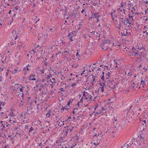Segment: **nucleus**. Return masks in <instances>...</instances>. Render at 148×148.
I'll use <instances>...</instances> for the list:
<instances>
[{
    "instance_id": "obj_62",
    "label": "nucleus",
    "mask_w": 148,
    "mask_h": 148,
    "mask_svg": "<svg viewBox=\"0 0 148 148\" xmlns=\"http://www.w3.org/2000/svg\"><path fill=\"white\" fill-rule=\"evenodd\" d=\"M132 21H131L129 20V23H128L129 24H131V22Z\"/></svg>"
},
{
    "instance_id": "obj_2",
    "label": "nucleus",
    "mask_w": 148,
    "mask_h": 148,
    "mask_svg": "<svg viewBox=\"0 0 148 148\" xmlns=\"http://www.w3.org/2000/svg\"><path fill=\"white\" fill-rule=\"evenodd\" d=\"M128 54L130 56H134V55H137L138 54L137 51V52H135V51H129L128 52Z\"/></svg>"
},
{
    "instance_id": "obj_30",
    "label": "nucleus",
    "mask_w": 148,
    "mask_h": 148,
    "mask_svg": "<svg viewBox=\"0 0 148 148\" xmlns=\"http://www.w3.org/2000/svg\"><path fill=\"white\" fill-rule=\"evenodd\" d=\"M132 51H135L136 50V48L134 46L132 48Z\"/></svg>"
},
{
    "instance_id": "obj_9",
    "label": "nucleus",
    "mask_w": 148,
    "mask_h": 148,
    "mask_svg": "<svg viewBox=\"0 0 148 148\" xmlns=\"http://www.w3.org/2000/svg\"><path fill=\"white\" fill-rule=\"evenodd\" d=\"M42 35L43 36L42 37V38L44 37V38L45 39H46L47 38V36H48V35H47V33H46V32H43L42 33Z\"/></svg>"
},
{
    "instance_id": "obj_13",
    "label": "nucleus",
    "mask_w": 148,
    "mask_h": 148,
    "mask_svg": "<svg viewBox=\"0 0 148 148\" xmlns=\"http://www.w3.org/2000/svg\"><path fill=\"white\" fill-rule=\"evenodd\" d=\"M69 38L71 41H74L75 39V35L71 36Z\"/></svg>"
},
{
    "instance_id": "obj_15",
    "label": "nucleus",
    "mask_w": 148,
    "mask_h": 148,
    "mask_svg": "<svg viewBox=\"0 0 148 148\" xmlns=\"http://www.w3.org/2000/svg\"><path fill=\"white\" fill-rule=\"evenodd\" d=\"M132 140L130 142V143H129V144H127V143L125 144V145H127V148H128V147H130V146L132 145V144L133 143V142H132Z\"/></svg>"
},
{
    "instance_id": "obj_53",
    "label": "nucleus",
    "mask_w": 148,
    "mask_h": 148,
    "mask_svg": "<svg viewBox=\"0 0 148 148\" xmlns=\"http://www.w3.org/2000/svg\"><path fill=\"white\" fill-rule=\"evenodd\" d=\"M10 43H11L12 45H14L15 44V43H14V42H12L11 43L10 42Z\"/></svg>"
},
{
    "instance_id": "obj_17",
    "label": "nucleus",
    "mask_w": 148,
    "mask_h": 148,
    "mask_svg": "<svg viewBox=\"0 0 148 148\" xmlns=\"http://www.w3.org/2000/svg\"><path fill=\"white\" fill-rule=\"evenodd\" d=\"M49 30H50V31L51 30H53V33H56V31H55V28L54 27H53V28H50L49 29ZM50 32V31H49Z\"/></svg>"
},
{
    "instance_id": "obj_20",
    "label": "nucleus",
    "mask_w": 148,
    "mask_h": 148,
    "mask_svg": "<svg viewBox=\"0 0 148 148\" xmlns=\"http://www.w3.org/2000/svg\"><path fill=\"white\" fill-rule=\"evenodd\" d=\"M33 130H34L33 128L32 127H31L30 128V129L29 130V133H30V132H32V131H33Z\"/></svg>"
},
{
    "instance_id": "obj_49",
    "label": "nucleus",
    "mask_w": 148,
    "mask_h": 148,
    "mask_svg": "<svg viewBox=\"0 0 148 148\" xmlns=\"http://www.w3.org/2000/svg\"><path fill=\"white\" fill-rule=\"evenodd\" d=\"M23 88V87H22V88H20L19 89L20 91L22 92V93L23 92V89H22Z\"/></svg>"
},
{
    "instance_id": "obj_24",
    "label": "nucleus",
    "mask_w": 148,
    "mask_h": 148,
    "mask_svg": "<svg viewBox=\"0 0 148 148\" xmlns=\"http://www.w3.org/2000/svg\"><path fill=\"white\" fill-rule=\"evenodd\" d=\"M92 75V78L93 79L92 82H94L95 81H95V76H94L93 75Z\"/></svg>"
},
{
    "instance_id": "obj_16",
    "label": "nucleus",
    "mask_w": 148,
    "mask_h": 148,
    "mask_svg": "<svg viewBox=\"0 0 148 148\" xmlns=\"http://www.w3.org/2000/svg\"><path fill=\"white\" fill-rule=\"evenodd\" d=\"M67 50H66V51H65V50H64V53H66V52H67V54L68 55H69V56H70V53H69V49H67Z\"/></svg>"
},
{
    "instance_id": "obj_3",
    "label": "nucleus",
    "mask_w": 148,
    "mask_h": 148,
    "mask_svg": "<svg viewBox=\"0 0 148 148\" xmlns=\"http://www.w3.org/2000/svg\"><path fill=\"white\" fill-rule=\"evenodd\" d=\"M73 127H72V128L70 129V127L68 126H66V134H67L68 133H70V132L72 131H73Z\"/></svg>"
},
{
    "instance_id": "obj_34",
    "label": "nucleus",
    "mask_w": 148,
    "mask_h": 148,
    "mask_svg": "<svg viewBox=\"0 0 148 148\" xmlns=\"http://www.w3.org/2000/svg\"><path fill=\"white\" fill-rule=\"evenodd\" d=\"M9 72V71L8 70V69L7 70V72L6 73V77H7L8 76V74Z\"/></svg>"
},
{
    "instance_id": "obj_42",
    "label": "nucleus",
    "mask_w": 148,
    "mask_h": 148,
    "mask_svg": "<svg viewBox=\"0 0 148 148\" xmlns=\"http://www.w3.org/2000/svg\"><path fill=\"white\" fill-rule=\"evenodd\" d=\"M60 90L61 91H64V92L65 90H64L63 88H61L60 89Z\"/></svg>"
},
{
    "instance_id": "obj_39",
    "label": "nucleus",
    "mask_w": 148,
    "mask_h": 148,
    "mask_svg": "<svg viewBox=\"0 0 148 148\" xmlns=\"http://www.w3.org/2000/svg\"><path fill=\"white\" fill-rule=\"evenodd\" d=\"M141 84H143L142 85H143L144 84H145V81L144 80H141Z\"/></svg>"
},
{
    "instance_id": "obj_23",
    "label": "nucleus",
    "mask_w": 148,
    "mask_h": 148,
    "mask_svg": "<svg viewBox=\"0 0 148 148\" xmlns=\"http://www.w3.org/2000/svg\"><path fill=\"white\" fill-rule=\"evenodd\" d=\"M0 104H1L3 106H5V102H0Z\"/></svg>"
},
{
    "instance_id": "obj_38",
    "label": "nucleus",
    "mask_w": 148,
    "mask_h": 148,
    "mask_svg": "<svg viewBox=\"0 0 148 148\" xmlns=\"http://www.w3.org/2000/svg\"><path fill=\"white\" fill-rule=\"evenodd\" d=\"M71 100L69 101V102H68V104H67V106H69L70 105V103H72V101L71 102Z\"/></svg>"
},
{
    "instance_id": "obj_54",
    "label": "nucleus",
    "mask_w": 148,
    "mask_h": 148,
    "mask_svg": "<svg viewBox=\"0 0 148 148\" xmlns=\"http://www.w3.org/2000/svg\"><path fill=\"white\" fill-rule=\"evenodd\" d=\"M32 4V3H31V4ZM32 6H33V7H34L36 5L34 3H32Z\"/></svg>"
},
{
    "instance_id": "obj_22",
    "label": "nucleus",
    "mask_w": 148,
    "mask_h": 148,
    "mask_svg": "<svg viewBox=\"0 0 148 148\" xmlns=\"http://www.w3.org/2000/svg\"><path fill=\"white\" fill-rule=\"evenodd\" d=\"M91 33H93L94 35H95L96 36H97V34H98L97 33V32H93V31L92 32H91Z\"/></svg>"
},
{
    "instance_id": "obj_57",
    "label": "nucleus",
    "mask_w": 148,
    "mask_h": 148,
    "mask_svg": "<svg viewBox=\"0 0 148 148\" xmlns=\"http://www.w3.org/2000/svg\"><path fill=\"white\" fill-rule=\"evenodd\" d=\"M13 21H12V20H10L9 21L10 22V25H11V23H12V22Z\"/></svg>"
},
{
    "instance_id": "obj_61",
    "label": "nucleus",
    "mask_w": 148,
    "mask_h": 148,
    "mask_svg": "<svg viewBox=\"0 0 148 148\" xmlns=\"http://www.w3.org/2000/svg\"><path fill=\"white\" fill-rule=\"evenodd\" d=\"M147 12V10H145V14H146Z\"/></svg>"
},
{
    "instance_id": "obj_48",
    "label": "nucleus",
    "mask_w": 148,
    "mask_h": 148,
    "mask_svg": "<svg viewBox=\"0 0 148 148\" xmlns=\"http://www.w3.org/2000/svg\"><path fill=\"white\" fill-rule=\"evenodd\" d=\"M132 73L131 72H130L128 73V75H130V76H132Z\"/></svg>"
},
{
    "instance_id": "obj_8",
    "label": "nucleus",
    "mask_w": 148,
    "mask_h": 148,
    "mask_svg": "<svg viewBox=\"0 0 148 148\" xmlns=\"http://www.w3.org/2000/svg\"><path fill=\"white\" fill-rule=\"evenodd\" d=\"M127 34V29H126L125 28L124 29L123 33L122 32L121 33V35L122 36H126V35Z\"/></svg>"
},
{
    "instance_id": "obj_11",
    "label": "nucleus",
    "mask_w": 148,
    "mask_h": 148,
    "mask_svg": "<svg viewBox=\"0 0 148 148\" xmlns=\"http://www.w3.org/2000/svg\"><path fill=\"white\" fill-rule=\"evenodd\" d=\"M75 31H73L72 32H71L70 33H69L68 35V37H70V36L72 35H76V34H75Z\"/></svg>"
},
{
    "instance_id": "obj_47",
    "label": "nucleus",
    "mask_w": 148,
    "mask_h": 148,
    "mask_svg": "<svg viewBox=\"0 0 148 148\" xmlns=\"http://www.w3.org/2000/svg\"><path fill=\"white\" fill-rule=\"evenodd\" d=\"M25 46V45L22 43L21 46V47L23 48Z\"/></svg>"
},
{
    "instance_id": "obj_58",
    "label": "nucleus",
    "mask_w": 148,
    "mask_h": 148,
    "mask_svg": "<svg viewBox=\"0 0 148 148\" xmlns=\"http://www.w3.org/2000/svg\"><path fill=\"white\" fill-rule=\"evenodd\" d=\"M144 3H145L146 4H147L148 3V1H144Z\"/></svg>"
},
{
    "instance_id": "obj_60",
    "label": "nucleus",
    "mask_w": 148,
    "mask_h": 148,
    "mask_svg": "<svg viewBox=\"0 0 148 148\" xmlns=\"http://www.w3.org/2000/svg\"><path fill=\"white\" fill-rule=\"evenodd\" d=\"M6 127H8L9 126H10V125L9 124H6Z\"/></svg>"
},
{
    "instance_id": "obj_28",
    "label": "nucleus",
    "mask_w": 148,
    "mask_h": 148,
    "mask_svg": "<svg viewBox=\"0 0 148 148\" xmlns=\"http://www.w3.org/2000/svg\"><path fill=\"white\" fill-rule=\"evenodd\" d=\"M76 109L77 110H78V109H77V108H74V110L73 111V114H75V113L76 112V111H75V110Z\"/></svg>"
},
{
    "instance_id": "obj_32",
    "label": "nucleus",
    "mask_w": 148,
    "mask_h": 148,
    "mask_svg": "<svg viewBox=\"0 0 148 148\" xmlns=\"http://www.w3.org/2000/svg\"><path fill=\"white\" fill-rule=\"evenodd\" d=\"M32 51L33 52V53H31V56H30V58H31L32 57V56H33V54L35 53V51H34V49H33L32 50Z\"/></svg>"
},
{
    "instance_id": "obj_35",
    "label": "nucleus",
    "mask_w": 148,
    "mask_h": 148,
    "mask_svg": "<svg viewBox=\"0 0 148 148\" xmlns=\"http://www.w3.org/2000/svg\"><path fill=\"white\" fill-rule=\"evenodd\" d=\"M83 99V97H82V99H81L80 101H79V103H81L82 104H83V101H82Z\"/></svg>"
},
{
    "instance_id": "obj_25",
    "label": "nucleus",
    "mask_w": 148,
    "mask_h": 148,
    "mask_svg": "<svg viewBox=\"0 0 148 148\" xmlns=\"http://www.w3.org/2000/svg\"><path fill=\"white\" fill-rule=\"evenodd\" d=\"M9 115L11 116H15V115L14 114V113L12 112H11V113H10Z\"/></svg>"
},
{
    "instance_id": "obj_40",
    "label": "nucleus",
    "mask_w": 148,
    "mask_h": 148,
    "mask_svg": "<svg viewBox=\"0 0 148 148\" xmlns=\"http://www.w3.org/2000/svg\"><path fill=\"white\" fill-rule=\"evenodd\" d=\"M2 10V8L1 7H0V14L1 13Z\"/></svg>"
},
{
    "instance_id": "obj_5",
    "label": "nucleus",
    "mask_w": 148,
    "mask_h": 148,
    "mask_svg": "<svg viewBox=\"0 0 148 148\" xmlns=\"http://www.w3.org/2000/svg\"><path fill=\"white\" fill-rule=\"evenodd\" d=\"M34 73L33 74H32L29 77V79L35 81L36 80V79L35 78L36 76L35 75H34Z\"/></svg>"
},
{
    "instance_id": "obj_45",
    "label": "nucleus",
    "mask_w": 148,
    "mask_h": 148,
    "mask_svg": "<svg viewBox=\"0 0 148 148\" xmlns=\"http://www.w3.org/2000/svg\"><path fill=\"white\" fill-rule=\"evenodd\" d=\"M85 10H86V9L85 8H84V9H83L81 11V12L82 13H83L84 12H85Z\"/></svg>"
},
{
    "instance_id": "obj_55",
    "label": "nucleus",
    "mask_w": 148,
    "mask_h": 148,
    "mask_svg": "<svg viewBox=\"0 0 148 148\" xmlns=\"http://www.w3.org/2000/svg\"><path fill=\"white\" fill-rule=\"evenodd\" d=\"M99 39H100V38H99V36H97V39L98 40H99Z\"/></svg>"
},
{
    "instance_id": "obj_33",
    "label": "nucleus",
    "mask_w": 148,
    "mask_h": 148,
    "mask_svg": "<svg viewBox=\"0 0 148 148\" xmlns=\"http://www.w3.org/2000/svg\"><path fill=\"white\" fill-rule=\"evenodd\" d=\"M46 83H45V84H44L43 85H41V87L44 88L45 87V86H46Z\"/></svg>"
},
{
    "instance_id": "obj_10",
    "label": "nucleus",
    "mask_w": 148,
    "mask_h": 148,
    "mask_svg": "<svg viewBox=\"0 0 148 148\" xmlns=\"http://www.w3.org/2000/svg\"><path fill=\"white\" fill-rule=\"evenodd\" d=\"M112 83V82H110V84H109V87L110 88H115V86L114 84H113Z\"/></svg>"
},
{
    "instance_id": "obj_12",
    "label": "nucleus",
    "mask_w": 148,
    "mask_h": 148,
    "mask_svg": "<svg viewBox=\"0 0 148 148\" xmlns=\"http://www.w3.org/2000/svg\"><path fill=\"white\" fill-rule=\"evenodd\" d=\"M79 15V13L78 12H75L74 13L73 16L75 17V18H77L78 17Z\"/></svg>"
},
{
    "instance_id": "obj_52",
    "label": "nucleus",
    "mask_w": 148,
    "mask_h": 148,
    "mask_svg": "<svg viewBox=\"0 0 148 148\" xmlns=\"http://www.w3.org/2000/svg\"><path fill=\"white\" fill-rule=\"evenodd\" d=\"M102 110H105L106 109V108H105L104 107H102Z\"/></svg>"
},
{
    "instance_id": "obj_26",
    "label": "nucleus",
    "mask_w": 148,
    "mask_h": 148,
    "mask_svg": "<svg viewBox=\"0 0 148 148\" xmlns=\"http://www.w3.org/2000/svg\"><path fill=\"white\" fill-rule=\"evenodd\" d=\"M16 15V14H14V15H13V16L12 17V21H14L15 16Z\"/></svg>"
},
{
    "instance_id": "obj_6",
    "label": "nucleus",
    "mask_w": 148,
    "mask_h": 148,
    "mask_svg": "<svg viewBox=\"0 0 148 148\" xmlns=\"http://www.w3.org/2000/svg\"><path fill=\"white\" fill-rule=\"evenodd\" d=\"M126 16H125V19L124 21H121L125 25H127L128 23H129V20L128 19V18H126Z\"/></svg>"
},
{
    "instance_id": "obj_51",
    "label": "nucleus",
    "mask_w": 148,
    "mask_h": 148,
    "mask_svg": "<svg viewBox=\"0 0 148 148\" xmlns=\"http://www.w3.org/2000/svg\"><path fill=\"white\" fill-rule=\"evenodd\" d=\"M112 13L113 12H112V13H111V17L112 18V19L114 20V17H113L112 15Z\"/></svg>"
},
{
    "instance_id": "obj_36",
    "label": "nucleus",
    "mask_w": 148,
    "mask_h": 148,
    "mask_svg": "<svg viewBox=\"0 0 148 148\" xmlns=\"http://www.w3.org/2000/svg\"><path fill=\"white\" fill-rule=\"evenodd\" d=\"M42 145H43L42 144V143H40V144L38 146V147L39 146H40L41 147L40 148H42Z\"/></svg>"
},
{
    "instance_id": "obj_64",
    "label": "nucleus",
    "mask_w": 148,
    "mask_h": 148,
    "mask_svg": "<svg viewBox=\"0 0 148 148\" xmlns=\"http://www.w3.org/2000/svg\"><path fill=\"white\" fill-rule=\"evenodd\" d=\"M106 79L107 80V81H109V80H110V79H109V78L108 77H107L106 78Z\"/></svg>"
},
{
    "instance_id": "obj_46",
    "label": "nucleus",
    "mask_w": 148,
    "mask_h": 148,
    "mask_svg": "<svg viewBox=\"0 0 148 148\" xmlns=\"http://www.w3.org/2000/svg\"><path fill=\"white\" fill-rule=\"evenodd\" d=\"M76 85V83H73L72 84V85H71V86L73 87V86H75Z\"/></svg>"
},
{
    "instance_id": "obj_14",
    "label": "nucleus",
    "mask_w": 148,
    "mask_h": 148,
    "mask_svg": "<svg viewBox=\"0 0 148 148\" xmlns=\"http://www.w3.org/2000/svg\"><path fill=\"white\" fill-rule=\"evenodd\" d=\"M7 124L8 123L7 122H4V124H1V127H2V128L3 129L5 130V128L6 127H5V125H6V124Z\"/></svg>"
},
{
    "instance_id": "obj_63",
    "label": "nucleus",
    "mask_w": 148,
    "mask_h": 148,
    "mask_svg": "<svg viewBox=\"0 0 148 148\" xmlns=\"http://www.w3.org/2000/svg\"><path fill=\"white\" fill-rule=\"evenodd\" d=\"M105 86V87L106 86V85L104 83H103V87L104 86Z\"/></svg>"
},
{
    "instance_id": "obj_18",
    "label": "nucleus",
    "mask_w": 148,
    "mask_h": 148,
    "mask_svg": "<svg viewBox=\"0 0 148 148\" xmlns=\"http://www.w3.org/2000/svg\"><path fill=\"white\" fill-rule=\"evenodd\" d=\"M144 138V135L143 134L140 135V140H143Z\"/></svg>"
},
{
    "instance_id": "obj_4",
    "label": "nucleus",
    "mask_w": 148,
    "mask_h": 148,
    "mask_svg": "<svg viewBox=\"0 0 148 148\" xmlns=\"http://www.w3.org/2000/svg\"><path fill=\"white\" fill-rule=\"evenodd\" d=\"M99 16L98 14V13L95 14H92V15L90 17H89L90 18H99Z\"/></svg>"
},
{
    "instance_id": "obj_29",
    "label": "nucleus",
    "mask_w": 148,
    "mask_h": 148,
    "mask_svg": "<svg viewBox=\"0 0 148 148\" xmlns=\"http://www.w3.org/2000/svg\"><path fill=\"white\" fill-rule=\"evenodd\" d=\"M54 91L53 90L51 91L49 93V94L50 95H52L53 94V93H54Z\"/></svg>"
},
{
    "instance_id": "obj_19",
    "label": "nucleus",
    "mask_w": 148,
    "mask_h": 148,
    "mask_svg": "<svg viewBox=\"0 0 148 148\" xmlns=\"http://www.w3.org/2000/svg\"><path fill=\"white\" fill-rule=\"evenodd\" d=\"M51 112L49 110V112L46 114V116H47L48 117H49V116L51 114Z\"/></svg>"
},
{
    "instance_id": "obj_59",
    "label": "nucleus",
    "mask_w": 148,
    "mask_h": 148,
    "mask_svg": "<svg viewBox=\"0 0 148 148\" xmlns=\"http://www.w3.org/2000/svg\"><path fill=\"white\" fill-rule=\"evenodd\" d=\"M94 144L95 145V146H97V145H98L99 144V143H94Z\"/></svg>"
},
{
    "instance_id": "obj_1",
    "label": "nucleus",
    "mask_w": 148,
    "mask_h": 148,
    "mask_svg": "<svg viewBox=\"0 0 148 148\" xmlns=\"http://www.w3.org/2000/svg\"><path fill=\"white\" fill-rule=\"evenodd\" d=\"M110 40L108 39H106L103 40L101 47H102L101 48L103 50L106 51L107 50L108 47H109L110 45Z\"/></svg>"
},
{
    "instance_id": "obj_41",
    "label": "nucleus",
    "mask_w": 148,
    "mask_h": 148,
    "mask_svg": "<svg viewBox=\"0 0 148 148\" xmlns=\"http://www.w3.org/2000/svg\"><path fill=\"white\" fill-rule=\"evenodd\" d=\"M104 76L103 75L101 77V79L103 80V81L104 80Z\"/></svg>"
},
{
    "instance_id": "obj_27",
    "label": "nucleus",
    "mask_w": 148,
    "mask_h": 148,
    "mask_svg": "<svg viewBox=\"0 0 148 148\" xmlns=\"http://www.w3.org/2000/svg\"><path fill=\"white\" fill-rule=\"evenodd\" d=\"M15 37L14 38V40H16L17 38L18 37V34H17V35L14 34Z\"/></svg>"
},
{
    "instance_id": "obj_7",
    "label": "nucleus",
    "mask_w": 148,
    "mask_h": 148,
    "mask_svg": "<svg viewBox=\"0 0 148 148\" xmlns=\"http://www.w3.org/2000/svg\"><path fill=\"white\" fill-rule=\"evenodd\" d=\"M18 84H15V85L14 86V87L13 88V90L18 92V88H19V86H18Z\"/></svg>"
},
{
    "instance_id": "obj_31",
    "label": "nucleus",
    "mask_w": 148,
    "mask_h": 148,
    "mask_svg": "<svg viewBox=\"0 0 148 148\" xmlns=\"http://www.w3.org/2000/svg\"><path fill=\"white\" fill-rule=\"evenodd\" d=\"M15 37V36L14 34L12 35V36H11V38H12V40H14V38Z\"/></svg>"
},
{
    "instance_id": "obj_21",
    "label": "nucleus",
    "mask_w": 148,
    "mask_h": 148,
    "mask_svg": "<svg viewBox=\"0 0 148 148\" xmlns=\"http://www.w3.org/2000/svg\"><path fill=\"white\" fill-rule=\"evenodd\" d=\"M129 18H130V19L129 20H131V21H133V16H130L129 15Z\"/></svg>"
},
{
    "instance_id": "obj_50",
    "label": "nucleus",
    "mask_w": 148,
    "mask_h": 148,
    "mask_svg": "<svg viewBox=\"0 0 148 148\" xmlns=\"http://www.w3.org/2000/svg\"><path fill=\"white\" fill-rule=\"evenodd\" d=\"M76 56H79V57H80V55L79 54V53H78V52L77 54H76Z\"/></svg>"
},
{
    "instance_id": "obj_44",
    "label": "nucleus",
    "mask_w": 148,
    "mask_h": 148,
    "mask_svg": "<svg viewBox=\"0 0 148 148\" xmlns=\"http://www.w3.org/2000/svg\"><path fill=\"white\" fill-rule=\"evenodd\" d=\"M44 70H45V69H43V70H40V71L41 72H42V74H44V72L43 71Z\"/></svg>"
},
{
    "instance_id": "obj_56",
    "label": "nucleus",
    "mask_w": 148,
    "mask_h": 148,
    "mask_svg": "<svg viewBox=\"0 0 148 148\" xmlns=\"http://www.w3.org/2000/svg\"><path fill=\"white\" fill-rule=\"evenodd\" d=\"M65 109V107H63L61 109V111L63 110V111L64 110V109Z\"/></svg>"
},
{
    "instance_id": "obj_37",
    "label": "nucleus",
    "mask_w": 148,
    "mask_h": 148,
    "mask_svg": "<svg viewBox=\"0 0 148 148\" xmlns=\"http://www.w3.org/2000/svg\"><path fill=\"white\" fill-rule=\"evenodd\" d=\"M22 42H18V45L19 46H21V45H22Z\"/></svg>"
},
{
    "instance_id": "obj_43",
    "label": "nucleus",
    "mask_w": 148,
    "mask_h": 148,
    "mask_svg": "<svg viewBox=\"0 0 148 148\" xmlns=\"http://www.w3.org/2000/svg\"><path fill=\"white\" fill-rule=\"evenodd\" d=\"M104 88L103 87H101V91L102 92H103L104 91Z\"/></svg>"
}]
</instances>
